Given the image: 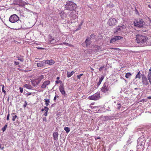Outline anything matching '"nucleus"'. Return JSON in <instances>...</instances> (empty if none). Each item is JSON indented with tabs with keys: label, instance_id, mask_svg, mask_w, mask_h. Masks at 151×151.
<instances>
[{
	"label": "nucleus",
	"instance_id": "26",
	"mask_svg": "<svg viewBox=\"0 0 151 151\" xmlns=\"http://www.w3.org/2000/svg\"><path fill=\"white\" fill-rule=\"evenodd\" d=\"M44 108H45V112L44 114V116H46L47 115V113L48 112V111L49 108H48L46 106H45Z\"/></svg>",
	"mask_w": 151,
	"mask_h": 151
},
{
	"label": "nucleus",
	"instance_id": "43",
	"mask_svg": "<svg viewBox=\"0 0 151 151\" xmlns=\"http://www.w3.org/2000/svg\"><path fill=\"white\" fill-rule=\"evenodd\" d=\"M43 121H45V122H47V118L45 117H44L43 118Z\"/></svg>",
	"mask_w": 151,
	"mask_h": 151
},
{
	"label": "nucleus",
	"instance_id": "17",
	"mask_svg": "<svg viewBox=\"0 0 151 151\" xmlns=\"http://www.w3.org/2000/svg\"><path fill=\"white\" fill-rule=\"evenodd\" d=\"M53 137L54 140H57L58 139V132H55L53 133Z\"/></svg>",
	"mask_w": 151,
	"mask_h": 151
},
{
	"label": "nucleus",
	"instance_id": "15",
	"mask_svg": "<svg viewBox=\"0 0 151 151\" xmlns=\"http://www.w3.org/2000/svg\"><path fill=\"white\" fill-rule=\"evenodd\" d=\"M76 12L73 11L70 13V17L73 19H75L76 18V16L75 14Z\"/></svg>",
	"mask_w": 151,
	"mask_h": 151
},
{
	"label": "nucleus",
	"instance_id": "38",
	"mask_svg": "<svg viewBox=\"0 0 151 151\" xmlns=\"http://www.w3.org/2000/svg\"><path fill=\"white\" fill-rule=\"evenodd\" d=\"M117 109H120L121 108V105L120 104H117Z\"/></svg>",
	"mask_w": 151,
	"mask_h": 151
},
{
	"label": "nucleus",
	"instance_id": "60",
	"mask_svg": "<svg viewBox=\"0 0 151 151\" xmlns=\"http://www.w3.org/2000/svg\"><path fill=\"white\" fill-rule=\"evenodd\" d=\"M6 119L7 120H9V117H7Z\"/></svg>",
	"mask_w": 151,
	"mask_h": 151
},
{
	"label": "nucleus",
	"instance_id": "13",
	"mask_svg": "<svg viewBox=\"0 0 151 151\" xmlns=\"http://www.w3.org/2000/svg\"><path fill=\"white\" fill-rule=\"evenodd\" d=\"M122 38V37L120 36H115L113 38L111 39L110 40V42L111 43H113L116 40L121 39Z\"/></svg>",
	"mask_w": 151,
	"mask_h": 151
},
{
	"label": "nucleus",
	"instance_id": "44",
	"mask_svg": "<svg viewBox=\"0 0 151 151\" xmlns=\"http://www.w3.org/2000/svg\"><path fill=\"white\" fill-rule=\"evenodd\" d=\"M135 11L136 14H139V13L138 10H137L136 9H135Z\"/></svg>",
	"mask_w": 151,
	"mask_h": 151
},
{
	"label": "nucleus",
	"instance_id": "49",
	"mask_svg": "<svg viewBox=\"0 0 151 151\" xmlns=\"http://www.w3.org/2000/svg\"><path fill=\"white\" fill-rule=\"evenodd\" d=\"M104 68V66L101 67L99 69V70L100 71H101L102 70V69Z\"/></svg>",
	"mask_w": 151,
	"mask_h": 151
},
{
	"label": "nucleus",
	"instance_id": "42",
	"mask_svg": "<svg viewBox=\"0 0 151 151\" xmlns=\"http://www.w3.org/2000/svg\"><path fill=\"white\" fill-rule=\"evenodd\" d=\"M142 79H146L147 78L145 76V75L144 74L142 75Z\"/></svg>",
	"mask_w": 151,
	"mask_h": 151
},
{
	"label": "nucleus",
	"instance_id": "35",
	"mask_svg": "<svg viewBox=\"0 0 151 151\" xmlns=\"http://www.w3.org/2000/svg\"><path fill=\"white\" fill-rule=\"evenodd\" d=\"M7 124H6L5 125L4 127L3 128H2V130L3 132H4L6 130V129L7 127Z\"/></svg>",
	"mask_w": 151,
	"mask_h": 151
},
{
	"label": "nucleus",
	"instance_id": "28",
	"mask_svg": "<svg viewBox=\"0 0 151 151\" xmlns=\"http://www.w3.org/2000/svg\"><path fill=\"white\" fill-rule=\"evenodd\" d=\"M15 114L14 113H12V115L13 116V118L12 120L13 121H14L15 120V119L17 118V116L16 115L13 116Z\"/></svg>",
	"mask_w": 151,
	"mask_h": 151
},
{
	"label": "nucleus",
	"instance_id": "36",
	"mask_svg": "<svg viewBox=\"0 0 151 151\" xmlns=\"http://www.w3.org/2000/svg\"><path fill=\"white\" fill-rule=\"evenodd\" d=\"M17 59L20 61H21V62H22L24 61V59L23 58L21 57H19L18 58H17Z\"/></svg>",
	"mask_w": 151,
	"mask_h": 151
},
{
	"label": "nucleus",
	"instance_id": "62",
	"mask_svg": "<svg viewBox=\"0 0 151 151\" xmlns=\"http://www.w3.org/2000/svg\"><path fill=\"white\" fill-rule=\"evenodd\" d=\"M148 98L149 99H151V96H150V97H148Z\"/></svg>",
	"mask_w": 151,
	"mask_h": 151
},
{
	"label": "nucleus",
	"instance_id": "64",
	"mask_svg": "<svg viewBox=\"0 0 151 151\" xmlns=\"http://www.w3.org/2000/svg\"><path fill=\"white\" fill-rule=\"evenodd\" d=\"M56 96V98H57H57H59V96H58V95H57V96Z\"/></svg>",
	"mask_w": 151,
	"mask_h": 151
},
{
	"label": "nucleus",
	"instance_id": "9",
	"mask_svg": "<svg viewBox=\"0 0 151 151\" xmlns=\"http://www.w3.org/2000/svg\"><path fill=\"white\" fill-rule=\"evenodd\" d=\"M48 61H45V60H43L42 61H40L39 62L37 63V66L38 67H42L43 66L46 65V63H48Z\"/></svg>",
	"mask_w": 151,
	"mask_h": 151
},
{
	"label": "nucleus",
	"instance_id": "61",
	"mask_svg": "<svg viewBox=\"0 0 151 151\" xmlns=\"http://www.w3.org/2000/svg\"><path fill=\"white\" fill-rule=\"evenodd\" d=\"M149 72H151V68H150L149 70Z\"/></svg>",
	"mask_w": 151,
	"mask_h": 151
},
{
	"label": "nucleus",
	"instance_id": "45",
	"mask_svg": "<svg viewBox=\"0 0 151 151\" xmlns=\"http://www.w3.org/2000/svg\"><path fill=\"white\" fill-rule=\"evenodd\" d=\"M96 46L97 47H96L97 48V50H101V48L100 46Z\"/></svg>",
	"mask_w": 151,
	"mask_h": 151
},
{
	"label": "nucleus",
	"instance_id": "33",
	"mask_svg": "<svg viewBox=\"0 0 151 151\" xmlns=\"http://www.w3.org/2000/svg\"><path fill=\"white\" fill-rule=\"evenodd\" d=\"M64 130L66 131L67 133H68L70 131V129L68 127H65L64 128Z\"/></svg>",
	"mask_w": 151,
	"mask_h": 151
},
{
	"label": "nucleus",
	"instance_id": "41",
	"mask_svg": "<svg viewBox=\"0 0 151 151\" xmlns=\"http://www.w3.org/2000/svg\"><path fill=\"white\" fill-rule=\"evenodd\" d=\"M19 89L20 90V92L21 93H22L23 92V88L21 87L19 88Z\"/></svg>",
	"mask_w": 151,
	"mask_h": 151
},
{
	"label": "nucleus",
	"instance_id": "46",
	"mask_svg": "<svg viewBox=\"0 0 151 151\" xmlns=\"http://www.w3.org/2000/svg\"><path fill=\"white\" fill-rule=\"evenodd\" d=\"M44 78V76L43 75H41L39 78H40V80L43 79Z\"/></svg>",
	"mask_w": 151,
	"mask_h": 151
},
{
	"label": "nucleus",
	"instance_id": "50",
	"mask_svg": "<svg viewBox=\"0 0 151 151\" xmlns=\"http://www.w3.org/2000/svg\"><path fill=\"white\" fill-rule=\"evenodd\" d=\"M101 83H100L99 82H99L97 83V88L99 87V85L101 84Z\"/></svg>",
	"mask_w": 151,
	"mask_h": 151
},
{
	"label": "nucleus",
	"instance_id": "55",
	"mask_svg": "<svg viewBox=\"0 0 151 151\" xmlns=\"http://www.w3.org/2000/svg\"><path fill=\"white\" fill-rule=\"evenodd\" d=\"M114 6V5H113V4H111V6H110H110H110V7H113V6Z\"/></svg>",
	"mask_w": 151,
	"mask_h": 151
},
{
	"label": "nucleus",
	"instance_id": "5",
	"mask_svg": "<svg viewBox=\"0 0 151 151\" xmlns=\"http://www.w3.org/2000/svg\"><path fill=\"white\" fill-rule=\"evenodd\" d=\"M19 20V17L17 15L14 14L11 16L9 19V22L11 23H15L18 21Z\"/></svg>",
	"mask_w": 151,
	"mask_h": 151
},
{
	"label": "nucleus",
	"instance_id": "32",
	"mask_svg": "<svg viewBox=\"0 0 151 151\" xmlns=\"http://www.w3.org/2000/svg\"><path fill=\"white\" fill-rule=\"evenodd\" d=\"M132 76V74L130 73H128L125 75V77L127 78H128Z\"/></svg>",
	"mask_w": 151,
	"mask_h": 151
},
{
	"label": "nucleus",
	"instance_id": "16",
	"mask_svg": "<svg viewBox=\"0 0 151 151\" xmlns=\"http://www.w3.org/2000/svg\"><path fill=\"white\" fill-rule=\"evenodd\" d=\"M145 138L144 137V136L142 135L138 139L137 141V142H143L145 143Z\"/></svg>",
	"mask_w": 151,
	"mask_h": 151
},
{
	"label": "nucleus",
	"instance_id": "8",
	"mask_svg": "<svg viewBox=\"0 0 151 151\" xmlns=\"http://www.w3.org/2000/svg\"><path fill=\"white\" fill-rule=\"evenodd\" d=\"M101 118L102 119L103 122L104 123V122H105L108 120L113 119H114V117L113 116H102Z\"/></svg>",
	"mask_w": 151,
	"mask_h": 151
},
{
	"label": "nucleus",
	"instance_id": "31",
	"mask_svg": "<svg viewBox=\"0 0 151 151\" xmlns=\"http://www.w3.org/2000/svg\"><path fill=\"white\" fill-rule=\"evenodd\" d=\"M63 44H64L66 46H71V47L73 46V45H70L67 43H66V42H63V43H61L60 45H62Z\"/></svg>",
	"mask_w": 151,
	"mask_h": 151
},
{
	"label": "nucleus",
	"instance_id": "14",
	"mask_svg": "<svg viewBox=\"0 0 151 151\" xmlns=\"http://www.w3.org/2000/svg\"><path fill=\"white\" fill-rule=\"evenodd\" d=\"M50 81H46L43 83L42 85L41 86V87L44 89L46 88L47 86L50 84Z\"/></svg>",
	"mask_w": 151,
	"mask_h": 151
},
{
	"label": "nucleus",
	"instance_id": "52",
	"mask_svg": "<svg viewBox=\"0 0 151 151\" xmlns=\"http://www.w3.org/2000/svg\"><path fill=\"white\" fill-rule=\"evenodd\" d=\"M56 96H55L54 97V99H53V100H54L55 101H56Z\"/></svg>",
	"mask_w": 151,
	"mask_h": 151
},
{
	"label": "nucleus",
	"instance_id": "56",
	"mask_svg": "<svg viewBox=\"0 0 151 151\" xmlns=\"http://www.w3.org/2000/svg\"><path fill=\"white\" fill-rule=\"evenodd\" d=\"M115 49L116 50H119V49L118 48H115Z\"/></svg>",
	"mask_w": 151,
	"mask_h": 151
},
{
	"label": "nucleus",
	"instance_id": "25",
	"mask_svg": "<svg viewBox=\"0 0 151 151\" xmlns=\"http://www.w3.org/2000/svg\"><path fill=\"white\" fill-rule=\"evenodd\" d=\"M44 101L45 102V104L46 106H48L49 105V103H50L49 99H45L44 100Z\"/></svg>",
	"mask_w": 151,
	"mask_h": 151
},
{
	"label": "nucleus",
	"instance_id": "58",
	"mask_svg": "<svg viewBox=\"0 0 151 151\" xmlns=\"http://www.w3.org/2000/svg\"><path fill=\"white\" fill-rule=\"evenodd\" d=\"M9 116H10L9 114H8L7 115V117H9Z\"/></svg>",
	"mask_w": 151,
	"mask_h": 151
},
{
	"label": "nucleus",
	"instance_id": "39",
	"mask_svg": "<svg viewBox=\"0 0 151 151\" xmlns=\"http://www.w3.org/2000/svg\"><path fill=\"white\" fill-rule=\"evenodd\" d=\"M83 75V74H80V75H77V78L78 79H80L81 77Z\"/></svg>",
	"mask_w": 151,
	"mask_h": 151
},
{
	"label": "nucleus",
	"instance_id": "2",
	"mask_svg": "<svg viewBox=\"0 0 151 151\" xmlns=\"http://www.w3.org/2000/svg\"><path fill=\"white\" fill-rule=\"evenodd\" d=\"M136 40L137 43L142 44L147 41L148 38L146 36L138 35H137Z\"/></svg>",
	"mask_w": 151,
	"mask_h": 151
},
{
	"label": "nucleus",
	"instance_id": "3",
	"mask_svg": "<svg viewBox=\"0 0 151 151\" xmlns=\"http://www.w3.org/2000/svg\"><path fill=\"white\" fill-rule=\"evenodd\" d=\"M134 25L136 27L142 28L143 27L145 24V22L142 19H139L136 22H134Z\"/></svg>",
	"mask_w": 151,
	"mask_h": 151
},
{
	"label": "nucleus",
	"instance_id": "4",
	"mask_svg": "<svg viewBox=\"0 0 151 151\" xmlns=\"http://www.w3.org/2000/svg\"><path fill=\"white\" fill-rule=\"evenodd\" d=\"M125 28V27L123 24L116 27L114 29V33L116 34H118V33L123 32Z\"/></svg>",
	"mask_w": 151,
	"mask_h": 151
},
{
	"label": "nucleus",
	"instance_id": "24",
	"mask_svg": "<svg viewBox=\"0 0 151 151\" xmlns=\"http://www.w3.org/2000/svg\"><path fill=\"white\" fill-rule=\"evenodd\" d=\"M141 78V73L140 71H139L137 75H136L135 76V78H138L139 79H140Z\"/></svg>",
	"mask_w": 151,
	"mask_h": 151
},
{
	"label": "nucleus",
	"instance_id": "12",
	"mask_svg": "<svg viewBox=\"0 0 151 151\" xmlns=\"http://www.w3.org/2000/svg\"><path fill=\"white\" fill-rule=\"evenodd\" d=\"M59 90L62 95H65V92L64 88V86L63 84L61 85L59 87Z\"/></svg>",
	"mask_w": 151,
	"mask_h": 151
},
{
	"label": "nucleus",
	"instance_id": "11",
	"mask_svg": "<svg viewBox=\"0 0 151 151\" xmlns=\"http://www.w3.org/2000/svg\"><path fill=\"white\" fill-rule=\"evenodd\" d=\"M22 22L21 21H18V22L16 23L15 25L16 26V28L15 29L16 30L19 29L21 28L22 27Z\"/></svg>",
	"mask_w": 151,
	"mask_h": 151
},
{
	"label": "nucleus",
	"instance_id": "27",
	"mask_svg": "<svg viewBox=\"0 0 151 151\" xmlns=\"http://www.w3.org/2000/svg\"><path fill=\"white\" fill-rule=\"evenodd\" d=\"M86 46H88L91 43L90 41L88 40V39H87L85 41Z\"/></svg>",
	"mask_w": 151,
	"mask_h": 151
},
{
	"label": "nucleus",
	"instance_id": "51",
	"mask_svg": "<svg viewBox=\"0 0 151 151\" xmlns=\"http://www.w3.org/2000/svg\"><path fill=\"white\" fill-rule=\"evenodd\" d=\"M60 82V81H55V83L57 84H58Z\"/></svg>",
	"mask_w": 151,
	"mask_h": 151
},
{
	"label": "nucleus",
	"instance_id": "18",
	"mask_svg": "<svg viewBox=\"0 0 151 151\" xmlns=\"http://www.w3.org/2000/svg\"><path fill=\"white\" fill-rule=\"evenodd\" d=\"M142 82L144 85L146 86L148 84V82L147 78L142 79Z\"/></svg>",
	"mask_w": 151,
	"mask_h": 151
},
{
	"label": "nucleus",
	"instance_id": "34",
	"mask_svg": "<svg viewBox=\"0 0 151 151\" xmlns=\"http://www.w3.org/2000/svg\"><path fill=\"white\" fill-rule=\"evenodd\" d=\"M1 86H2V91L3 92H4V93L5 94V95L6 94V91L4 90V85L2 84L1 85Z\"/></svg>",
	"mask_w": 151,
	"mask_h": 151
},
{
	"label": "nucleus",
	"instance_id": "59",
	"mask_svg": "<svg viewBox=\"0 0 151 151\" xmlns=\"http://www.w3.org/2000/svg\"><path fill=\"white\" fill-rule=\"evenodd\" d=\"M59 79H60V77H57V80H59Z\"/></svg>",
	"mask_w": 151,
	"mask_h": 151
},
{
	"label": "nucleus",
	"instance_id": "22",
	"mask_svg": "<svg viewBox=\"0 0 151 151\" xmlns=\"http://www.w3.org/2000/svg\"><path fill=\"white\" fill-rule=\"evenodd\" d=\"M147 78L150 83L151 84V72H149L147 76Z\"/></svg>",
	"mask_w": 151,
	"mask_h": 151
},
{
	"label": "nucleus",
	"instance_id": "19",
	"mask_svg": "<svg viewBox=\"0 0 151 151\" xmlns=\"http://www.w3.org/2000/svg\"><path fill=\"white\" fill-rule=\"evenodd\" d=\"M45 61H48V63H46V64L52 65L53 64L55 63L54 61L52 60H45Z\"/></svg>",
	"mask_w": 151,
	"mask_h": 151
},
{
	"label": "nucleus",
	"instance_id": "23",
	"mask_svg": "<svg viewBox=\"0 0 151 151\" xmlns=\"http://www.w3.org/2000/svg\"><path fill=\"white\" fill-rule=\"evenodd\" d=\"M24 86L27 88L29 89H32V86L30 85L25 84L24 85Z\"/></svg>",
	"mask_w": 151,
	"mask_h": 151
},
{
	"label": "nucleus",
	"instance_id": "10",
	"mask_svg": "<svg viewBox=\"0 0 151 151\" xmlns=\"http://www.w3.org/2000/svg\"><path fill=\"white\" fill-rule=\"evenodd\" d=\"M109 90L108 86L107 84L105 83L103 85V87L101 88V91L104 93H105L107 91Z\"/></svg>",
	"mask_w": 151,
	"mask_h": 151
},
{
	"label": "nucleus",
	"instance_id": "7",
	"mask_svg": "<svg viewBox=\"0 0 151 151\" xmlns=\"http://www.w3.org/2000/svg\"><path fill=\"white\" fill-rule=\"evenodd\" d=\"M116 20L115 18H111L109 19L107 22V24L109 26H114L116 25Z\"/></svg>",
	"mask_w": 151,
	"mask_h": 151
},
{
	"label": "nucleus",
	"instance_id": "47",
	"mask_svg": "<svg viewBox=\"0 0 151 151\" xmlns=\"http://www.w3.org/2000/svg\"><path fill=\"white\" fill-rule=\"evenodd\" d=\"M25 104H24V105L23 106V107L24 108H25V107L27 105V103H26V101H25Z\"/></svg>",
	"mask_w": 151,
	"mask_h": 151
},
{
	"label": "nucleus",
	"instance_id": "6",
	"mask_svg": "<svg viewBox=\"0 0 151 151\" xmlns=\"http://www.w3.org/2000/svg\"><path fill=\"white\" fill-rule=\"evenodd\" d=\"M100 98V94L99 92H97L93 95L89 96L88 98L90 100H97Z\"/></svg>",
	"mask_w": 151,
	"mask_h": 151
},
{
	"label": "nucleus",
	"instance_id": "29",
	"mask_svg": "<svg viewBox=\"0 0 151 151\" xmlns=\"http://www.w3.org/2000/svg\"><path fill=\"white\" fill-rule=\"evenodd\" d=\"M83 22H81L79 24V25L78 26V28L76 29V31L80 29L81 28V26L83 24Z\"/></svg>",
	"mask_w": 151,
	"mask_h": 151
},
{
	"label": "nucleus",
	"instance_id": "48",
	"mask_svg": "<svg viewBox=\"0 0 151 151\" xmlns=\"http://www.w3.org/2000/svg\"><path fill=\"white\" fill-rule=\"evenodd\" d=\"M14 63V64L15 65H19V62H16V61H15Z\"/></svg>",
	"mask_w": 151,
	"mask_h": 151
},
{
	"label": "nucleus",
	"instance_id": "37",
	"mask_svg": "<svg viewBox=\"0 0 151 151\" xmlns=\"http://www.w3.org/2000/svg\"><path fill=\"white\" fill-rule=\"evenodd\" d=\"M104 79V77L103 76H102L100 78H99V82L100 83H101L102 81Z\"/></svg>",
	"mask_w": 151,
	"mask_h": 151
},
{
	"label": "nucleus",
	"instance_id": "20",
	"mask_svg": "<svg viewBox=\"0 0 151 151\" xmlns=\"http://www.w3.org/2000/svg\"><path fill=\"white\" fill-rule=\"evenodd\" d=\"M75 72L74 71H73L71 72L68 71L67 72V76L68 78L71 77Z\"/></svg>",
	"mask_w": 151,
	"mask_h": 151
},
{
	"label": "nucleus",
	"instance_id": "63",
	"mask_svg": "<svg viewBox=\"0 0 151 151\" xmlns=\"http://www.w3.org/2000/svg\"><path fill=\"white\" fill-rule=\"evenodd\" d=\"M148 7L150 8H151V6L150 5H148Z\"/></svg>",
	"mask_w": 151,
	"mask_h": 151
},
{
	"label": "nucleus",
	"instance_id": "53",
	"mask_svg": "<svg viewBox=\"0 0 151 151\" xmlns=\"http://www.w3.org/2000/svg\"><path fill=\"white\" fill-rule=\"evenodd\" d=\"M38 49H40V50H42V49H44V48H42V47H38Z\"/></svg>",
	"mask_w": 151,
	"mask_h": 151
},
{
	"label": "nucleus",
	"instance_id": "54",
	"mask_svg": "<svg viewBox=\"0 0 151 151\" xmlns=\"http://www.w3.org/2000/svg\"><path fill=\"white\" fill-rule=\"evenodd\" d=\"M45 108H44V109H42V110H41V111H45Z\"/></svg>",
	"mask_w": 151,
	"mask_h": 151
},
{
	"label": "nucleus",
	"instance_id": "40",
	"mask_svg": "<svg viewBox=\"0 0 151 151\" xmlns=\"http://www.w3.org/2000/svg\"><path fill=\"white\" fill-rule=\"evenodd\" d=\"M90 37V39L94 38L95 37V35H94V34H92L91 35Z\"/></svg>",
	"mask_w": 151,
	"mask_h": 151
},
{
	"label": "nucleus",
	"instance_id": "21",
	"mask_svg": "<svg viewBox=\"0 0 151 151\" xmlns=\"http://www.w3.org/2000/svg\"><path fill=\"white\" fill-rule=\"evenodd\" d=\"M145 144V143L143 142H137V146L138 147L139 146L140 147H142L144 146Z\"/></svg>",
	"mask_w": 151,
	"mask_h": 151
},
{
	"label": "nucleus",
	"instance_id": "57",
	"mask_svg": "<svg viewBox=\"0 0 151 151\" xmlns=\"http://www.w3.org/2000/svg\"><path fill=\"white\" fill-rule=\"evenodd\" d=\"M27 95H30L31 94V93H27L26 94Z\"/></svg>",
	"mask_w": 151,
	"mask_h": 151
},
{
	"label": "nucleus",
	"instance_id": "1",
	"mask_svg": "<svg viewBox=\"0 0 151 151\" xmlns=\"http://www.w3.org/2000/svg\"><path fill=\"white\" fill-rule=\"evenodd\" d=\"M65 8L70 10H74L76 7V4L72 1H68L65 5Z\"/></svg>",
	"mask_w": 151,
	"mask_h": 151
},
{
	"label": "nucleus",
	"instance_id": "30",
	"mask_svg": "<svg viewBox=\"0 0 151 151\" xmlns=\"http://www.w3.org/2000/svg\"><path fill=\"white\" fill-rule=\"evenodd\" d=\"M66 15V14L64 12H62L60 14V17H61L63 19L64 17Z\"/></svg>",
	"mask_w": 151,
	"mask_h": 151
}]
</instances>
